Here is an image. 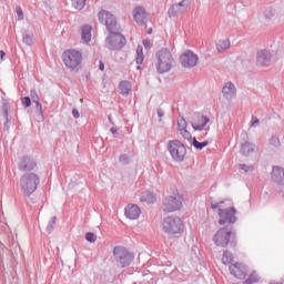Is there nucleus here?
Segmentation results:
<instances>
[{"label": "nucleus", "mask_w": 284, "mask_h": 284, "mask_svg": "<svg viewBox=\"0 0 284 284\" xmlns=\"http://www.w3.org/2000/svg\"><path fill=\"white\" fill-rule=\"evenodd\" d=\"M180 133L183 136V139H186L187 141L192 140V133H190L187 129L180 131Z\"/></svg>", "instance_id": "obj_39"}, {"label": "nucleus", "mask_w": 284, "mask_h": 284, "mask_svg": "<svg viewBox=\"0 0 284 284\" xmlns=\"http://www.w3.org/2000/svg\"><path fill=\"white\" fill-rule=\"evenodd\" d=\"M16 12L18 14V20L23 21V9H21V7H17Z\"/></svg>", "instance_id": "obj_43"}, {"label": "nucleus", "mask_w": 284, "mask_h": 284, "mask_svg": "<svg viewBox=\"0 0 284 284\" xmlns=\"http://www.w3.org/2000/svg\"><path fill=\"white\" fill-rule=\"evenodd\" d=\"M133 19L138 26H143L145 21H148V13L145 12V8L136 7L133 10Z\"/></svg>", "instance_id": "obj_17"}, {"label": "nucleus", "mask_w": 284, "mask_h": 284, "mask_svg": "<svg viewBox=\"0 0 284 284\" xmlns=\"http://www.w3.org/2000/svg\"><path fill=\"white\" fill-rule=\"evenodd\" d=\"M22 41L23 43H26V45H32V43H34V34L24 31L22 36Z\"/></svg>", "instance_id": "obj_27"}, {"label": "nucleus", "mask_w": 284, "mask_h": 284, "mask_svg": "<svg viewBox=\"0 0 284 284\" xmlns=\"http://www.w3.org/2000/svg\"><path fill=\"white\" fill-rule=\"evenodd\" d=\"M246 284H253L258 283V274L256 272H253L245 281Z\"/></svg>", "instance_id": "obj_34"}, {"label": "nucleus", "mask_w": 284, "mask_h": 284, "mask_svg": "<svg viewBox=\"0 0 284 284\" xmlns=\"http://www.w3.org/2000/svg\"><path fill=\"white\" fill-rule=\"evenodd\" d=\"M183 205V199L179 194L168 195L162 202L163 212H176Z\"/></svg>", "instance_id": "obj_9"}, {"label": "nucleus", "mask_w": 284, "mask_h": 284, "mask_svg": "<svg viewBox=\"0 0 284 284\" xmlns=\"http://www.w3.org/2000/svg\"><path fill=\"white\" fill-rule=\"evenodd\" d=\"M168 151L170 152L173 161L176 163H183L185 161V154H187V149L179 140H170L168 142Z\"/></svg>", "instance_id": "obj_6"}, {"label": "nucleus", "mask_w": 284, "mask_h": 284, "mask_svg": "<svg viewBox=\"0 0 284 284\" xmlns=\"http://www.w3.org/2000/svg\"><path fill=\"white\" fill-rule=\"evenodd\" d=\"M99 70H101V72H103V70H105V64H103L102 62H100Z\"/></svg>", "instance_id": "obj_49"}, {"label": "nucleus", "mask_w": 284, "mask_h": 284, "mask_svg": "<svg viewBox=\"0 0 284 284\" xmlns=\"http://www.w3.org/2000/svg\"><path fill=\"white\" fill-rule=\"evenodd\" d=\"M149 34H152V29L149 30Z\"/></svg>", "instance_id": "obj_53"}, {"label": "nucleus", "mask_w": 284, "mask_h": 284, "mask_svg": "<svg viewBox=\"0 0 284 284\" xmlns=\"http://www.w3.org/2000/svg\"><path fill=\"white\" fill-rule=\"evenodd\" d=\"M258 123H260L258 118L253 116V118H252V126H253V128H256V126L258 125Z\"/></svg>", "instance_id": "obj_45"}, {"label": "nucleus", "mask_w": 284, "mask_h": 284, "mask_svg": "<svg viewBox=\"0 0 284 284\" xmlns=\"http://www.w3.org/2000/svg\"><path fill=\"white\" fill-rule=\"evenodd\" d=\"M62 60L68 70H79V65L83 61V54L74 49L67 50L62 54Z\"/></svg>", "instance_id": "obj_5"}, {"label": "nucleus", "mask_w": 284, "mask_h": 284, "mask_svg": "<svg viewBox=\"0 0 284 284\" xmlns=\"http://www.w3.org/2000/svg\"><path fill=\"white\" fill-rule=\"evenodd\" d=\"M178 130L181 132L183 130H187V122L185 119L181 118L178 120Z\"/></svg>", "instance_id": "obj_35"}, {"label": "nucleus", "mask_w": 284, "mask_h": 284, "mask_svg": "<svg viewBox=\"0 0 284 284\" xmlns=\"http://www.w3.org/2000/svg\"><path fill=\"white\" fill-rule=\"evenodd\" d=\"M85 240L89 242V243H95L97 242V235L92 232H88L85 234Z\"/></svg>", "instance_id": "obj_38"}, {"label": "nucleus", "mask_w": 284, "mask_h": 284, "mask_svg": "<svg viewBox=\"0 0 284 284\" xmlns=\"http://www.w3.org/2000/svg\"><path fill=\"white\" fill-rule=\"evenodd\" d=\"M141 203H148V205H152V203H156V196L154 193L150 191H144L140 196Z\"/></svg>", "instance_id": "obj_23"}, {"label": "nucleus", "mask_w": 284, "mask_h": 284, "mask_svg": "<svg viewBox=\"0 0 284 284\" xmlns=\"http://www.w3.org/2000/svg\"><path fill=\"white\" fill-rule=\"evenodd\" d=\"M41 183L39 175L36 173H26L20 179L21 192L24 196H30L37 192V187Z\"/></svg>", "instance_id": "obj_3"}, {"label": "nucleus", "mask_w": 284, "mask_h": 284, "mask_svg": "<svg viewBox=\"0 0 284 284\" xmlns=\"http://www.w3.org/2000/svg\"><path fill=\"white\" fill-rule=\"evenodd\" d=\"M162 227L165 234L172 235L181 234L185 229V225L183 224V220H181V217L171 215L163 220Z\"/></svg>", "instance_id": "obj_4"}, {"label": "nucleus", "mask_w": 284, "mask_h": 284, "mask_svg": "<svg viewBox=\"0 0 284 284\" xmlns=\"http://www.w3.org/2000/svg\"><path fill=\"white\" fill-rule=\"evenodd\" d=\"M109 121H112V118L109 115Z\"/></svg>", "instance_id": "obj_54"}, {"label": "nucleus", "mask_w": 284, "mask_h": 284, "mask_svg": "<svg viewBox=\"0 0 284 284\" xmlns=\"http://www.w3.org/2000/svg\"><path fill=\"white\" fill-rule=\"evenodd\" d=\"M271 179L276 185H284V169L282 166H273Z\"/></svg>", "instance_id": "obj_16"}, {"label": "nucleus", "mask_w": 284, "mask_h": 284, "mask_svg": "<svg viewBox=\"0 0 284 284\" xmlns=\"http://www.w3.org/2000/svg\"><path fill=\"white\" fill-rule=\"evenodd\" d=\"M31 101L36 103V110L38 112V118L40 121H43V105H41L39 94L37 93V90L30 91Z\"/></svg>", "instance_id": "obj_19"}, {"label": "nucleus", "mask_w": 284, "mask_h": 284, "mask_svg": "<svg viewBox=\"0 0 284 284\" xmlns=\"http://www.w3.org/2000/svg\"><path fill=\"white\" fill-rule=\"evenodd\" d=\"M22 105H23L24 108H30V105H32V100L30 99V97H24V98L22 99Z\"/></svg>", "instance_id": "obj_41"}, {"label": "nucleus", "mask_w": 284, "mask_h": 284, "mask_svg": "<svg viewBox=\"0 0 284 284\" xmlns=\"http://www.w3.org/2000/svg\"><path fill=\"white\" fill-rule=\"evenodd\" d=\"M136 63L138 65H141L143 63V47L139 45L138 49H136Z\"/></svg>", "instance_id": "obj_33"}, {"label": "nucleus", "mask_w": 284, "mask_h": 284, "mask_svg": "<svg viewBox=\"0 0 284 284\" xmlns=\"http://www.w3.org/2000/svg\"><path fill=\"white\" fill-rule=\"evenodd\" d=\"M275 11L272 8H268L264 11V17H266V19H272V17H274Z\"/></svg>", "instance_id": "obj_40"}, {"label": "nucleus", "mask_w": 284, "mask_h": 284, "mask_svg": "<svg viewBox=\"0 0 284 284\" xmlns=\"http://www.w3.org/2000/svg\"><path fill=\"white\" fill-rule=\"evenodd\" d=\"M98 19L100 23L105 26L106 30L111 34L105 39L106 48L109 50L123 49L128 41L125 40V37H123V34L119 33V24L116 23V17H114V14L110 13L108 10H101L98 13Z\"/></svg>", "instance_id": "obj_1"}, {"label": "nucleus", "mask_w": 284, "mask_h": 284, "mask_svg": "<svg viewBox=\"0 0 284 284\" xmlns=\"http://www.w3.org/2000/svg\"><path fill=\"white\" fill-rule=\"evenodd\" d=\"M191 145H193V148H195V150H203V148H207V141L199 142V140H196V138H193L191 141Z\"/></svg>", "instance_id": "obj_30"}, {"label": "nucleus", "mask_w": 284, "mask_h": 284, "mask_svg": "<svg viewBox=\"0 0 284 284\" xmlns=\"http://www.w3.org/2000/svg\"><path fill=\"white\" fill-rule=\"evenodd\" d=\"M110 132L113 133V134H116L119 132V129L116 128H111L110 129Z\"/></svg>", "instance_id": "obj_50"}, {"label": "nucleus", "mask_w": 284, "mask_h": 284, "mask_svg": "<svg viewBox=\"0 0 284 284\" xmlns=\"http://www.w3.org/2000/svg\"><path fill=\"white\" fill-rule=\"evenodd\" d=\"M158 116L163 119V116H165V111H163V109H158Z\"/></svg>", "instance_id": "obj_47"}, {"label": "nucleus", "mask_w": 284, "mask_h": 284, "mask_svg": "<svg viewBox=\"0 0 284 284\" xmlns=\"http://www.w3.org/2000/svg\"><path fill=\"white\" fill-rule=\"evenodd\" d=\"M72 115L74 119H79V116H81V114L79 113V110H77V109L72 110Z\"/></svg>", "instance_id": "obj_46"}, {"label": "nucleus", "mask_w": 284, "mask_h": 284, "mask_svg": "<svg viewBox=\"0 0 284 284\" xmlns=\"http://www.w3.org/2000/svg\"><path fill=\"white\" fill-rule=\"evenodd\" d=\"M180 63L182 68H195L199 63V55L187 50L180 57Z\"/></svg>", "instance_id": "obj_12"}, {"label": "nucleus", "mask_w": 284, "mask_h": 284, "mask_svg": "<svg viewBox=\"0 0 284 284\" xmlns=\"http://www.w3.org/2000/svg\"><path fill=\"white\" fill-rule=\"evenodd\" d=\"M223 203H225V202L224 201H220V202L211 201V207H212V210H217V207H221V205H223Z\"/></svg>", "instance_id": "obj_42"}, {"label": "nucleus", "mask_w": 284, "mask_h": 284, "mask_svg": "<svg viewBox=\"0 0 284 284\" xmlns=\"http://www.w3.org/2000/svg\"><path fill=\"white\" fill-rule=\"evenodd\" d=\"M240 170H243L244 172H253L254 166H247V164H240Z\"/></svg>", "instance_id": "obj_44"}, {"label": "nucleus", "mask_w": 284, "mask_h": 284, "mask_svg": "<svg viewBox=\"0 0 284 284\" xmlns=\"http://www.w3.org/2000/svg\"><path fill=\"white\" fill-rule=\"evenodd\" d=\"M272 61V53L270 51L263 49L257 51L256 55V64L260 65L261 68H265L266 65H270Z\"/></svg>", "instance_id": "obj_15"}, {"label": "nucleus", "mask_w": 284, "mask_h": 284, "mask_svg": "<svg viewBox=\"0 0 284 284\" xmlns=\"http://www.w3.org/2000/svg\"><path fill=\"white\" fill-rule=\"evenodd\" d=\"M241 136H243V139L247 138V133H242Z\"/></svg>", "instance_id": "obj_52"}, {"label": "nucleus", "mask_w": 284, "mask_h": 284, "mask_svg": "<svg viewBox=\"0 0 284 284\" xmlns=\"http://www.w3.org/2000/svg\"><path fill=\"white\" fill-rule=\"evenodd\" d=\"M81 40L84 43H90L92 41V27L85 24L81 29Z\"/></svg>", "instance_id": "obj_22"}, {"label": "nucleus", "mask_w": 284, "mask_h": 284, "mask_svg": "<svg viewBox=\"0 0 284 284\" xmlns=\"http://www.w3.org/2000/svg\"><path fill=\"white\" fill-rule=\"evenodd\" d=\"M209 121H210V118H207L206 115H202L200 113H193L189 118V123L192 125L194 132H203Z\"/></svg>", "instance_id": "obj_10"}, {"label": "nucleus", "mask_w": 284, "mask_h": 284, "mask_svg": "<svg viewBox=\"0 0 284 284\" xmlns=\"http://www.w3.org/2000/svg\"><path fill=\"white\" fill-rule=\"evenodd\" d=\"M222 94L227 101H232L236 97V87H234V83L227 82L222 89Z\"/></svg>", "instance_id": "obj_20"}, {"label": "nucleus", "mask_w": 284, "mask_h": 284, "mask_svg": "<svg viewBox=\"0 0 284 284\" xmlns=\"http://www.w3.org/2000/svg\"><path fill=\"white\" fill-rule=\"evenodd\" d=\"M3 57H6V51L1 50L0 51V59H3Z\"/></svg>", "instance_id": "obj_51"}, {"label": "nucleus", "mask_w": 284, "mask_h": 284, "mask_svg": "<svg viewBox=\"0 0 284 284\" xmlns=\"http://www.w3.org/2000/svg\"><path fill=\"white\" fill-rule=\"evenodd\" d=\"M175 14H183L187 10V0H182L178 4L173 6Z\"/></svg>", "instance_id": "obj_25"}, {"label": "nucleus", "mask_w": 284, "mask_h": 284, "mask_svg": "<svg viewBox=\"0 0 284 284\" xmlns=\"http://www.w3.org/2000/svg\"><path fill=\"white\" fill-rule=\"evenodd\" d=\"M55 225H57V216H52L47 226L48 234H52Z\"/></svg>", "instance_id": "obj_32"}, {"label": "nucleus", "mask_w": 284, "mask_h": 284, "mask_svg": "<svg viewBox=\"0 0 284 284\" xmlns=\"http://www.w3.org/2000/svg\"><path fill=\"white\" fill-rule=\"evenodd\" d=\"M230 40H220L217 43H216V50L219 52H223V50H227V48H230Z\"/></svg>", "instance_id": "obj_29"}, {"label": "nucleus", "mask_w": 284, "mask_h": 284, "mask_svg": "<svg viewBox=\"0 0 284 284\" xmlns=\"http://www.w3.org/2000/svg\"><path fill=\"white\" fill-rule=\"evenodd\" d=\"M219 216L220 225H225V223L234 224L236 223V209H219Z\"/></svg>", "instance_id": "obj_11"}, {"label": "nucleus", "mask_w": 284, "mask_h": 284, "mask_svg": "<svg viewBox=\"0 0 284 284\" xmlns=\"http://www.w3.org/2000/svg\"><path fill=\"white\" fill-rule=\"evenodd\" d=\"M155 70L158 74H165V72H170V70L174 68V57H172V52H170V49L164 48L159 50L155 53Z\"/></svg>", "instance_id": "obj_2"}, {"label": "nucleus", "mask_w": 284, "mask_h": 284, "mask_svg": "<svg viewBox=\"0 0 284 284\" xmlns=\"http://www.w3.org/2000/svg\"><path fill=\"white\" fill-rule=\"evenodd\" d=\"M37 168V162L32 160L30 156H22L19 164H18V170L20 172H32Z\"/></svg>", "instance_id": "obj_14"}, {"label": "nucleus", "mask_w": 284, "mask_h": 284, "mask_svg": "<svg viewBox=\"0 0 284 284\" xmlns=\"http://www.w3.org/2000/svg\"><path fill=\"white\" fill-rule=\"evenodd\" d=\"M8 110H10V104L4 103L2 105V116L6 119L4 128H7V130L10 128V115H8Z\"/></svg>", "instance_id": "obj_26"}, {"label": "nucleus", "mask_w": 284, "mask_h": 284, "mask_svg": "<svg viewBox=\"0 0 284 284\" xmlns=\"http://www.w3.org/2000/svg\"><path fill=\"white\" fill-rule=\"evenodd\" d=\"M71 3L75 10H83L85 8V0H71Z\"/></svg>", "instance_id": "obj_31"}, {"label": "nucleus", "mask_w": 284, "mask_h": 284, "mask_svg": "<svg viewBox=\"0 0 284 284\" xmlns=\"http://www.w3.org/2000/svg\"><path fill=\"white\" fill-rule=\"evenodd\" d=\"M233 261L234 256L232 255V253L230 251H224L222 256V263H224V265H230V263H232Z\"/></svg>", "instance_id": "obj_28"}, {"label": "nucleus", "mask_w": 284, "mask_h": 284, "mask_svg": "<svg viewBox=\"0 0 284 284\" xmlns=\"http://www.w3.org/2000/svg\"><path fill=\"white\" fill-rule=\"evenodd\" d=\"M119 162L122 163L123 165H129L130 156L128 154H121L119 158Z\"/></svg>", "instance_id": "obj_36"}, {"label": "nucleus", "mask_w": 284, "mask_h": 284, "mask_svg": "<svg viewBox=\"0 0 284 284\" xmlns=\"http://www.w3.org/2000/svg\"><path fill=\"white\" fill-rule=\"evenodd\" d=\"M236 233L232 231V227L225 226L220 229L213 237V241L217 247H227L230 243L234 242Z\"/></svg>", "instance_id": "obj_7"}, {"label": "nucleus", "mask_w": 284, "mask_h": 284, "mask_svg": "<svg viewBox=\"0 0 284 284\" xmlns=\"http://www.w3.org/2000/svg\"><path fill=\"white\" fill-rule=\"evenodd\" d=\"M229 270L231 274H233L235 278H240V281H243L247 276V267L244 264H231Z\"/></svg>", "instance_id": "obj_13"}, {"label": "nucleus", "mask_w": 284, "mask_h": 284, "mask_svg": "<svg viewBox=\"0 0 284 284\" xmlns=\"http://www.w3.org/2000/svg\"><path fill=\"white\" fill-rule=\"evenodd\" d=\"M124 214L126 219H130L131 221H136V219L141 216V209L136 204H129L124 210Z\"/></svg>", "instance_id": "obj_18"}, {"label": "nucleus", "mask_w": 284, "mask_h": 284, "mask_svg": "<svg viewBox=\"0 0 284 284\" xmlns=\"http://www.w3.org/2000/svg\"><path fill=\"white\" fill-rule=\"evenodd\" d=\"M270 145H273V148H281V140L276 136H272L270 140Z\"/></svg>", "instance_id": "obj_37"}, {"label": "nucleus", "mask_w": 284, "mask_h": 284, "mask_svg": "<svg viewBox=\"0 0 284 284\" xmlns=\"http://www.w3.org/2000/svg\"><path fill=\"white\" fill-rule=\"evenodd\" d=\"M119 90L121 91V94H123V97H128V94L132 92V84H130L129 81H122L119 84Z\"/></svg>", "instance_id": "obj_24"}, {"label": "nucleus", "mask_w": 284, "mask_h": 284, "mask_svg": "<svg viewBox=\"0 0 284 284\" xmlns=\"http://www.w3.org/2000/svg\"><path fill=\"white\" fill-rule=\"evenodd\" d=\"M143 45L145 49L150 48V40H143Z\"/></svg>", "instance_id": "obj_48"}, {"label": "nucleus", "mask_w": 284, "mask_h": 284, "mask_svg": "<svg viewBox=\"0 0 284 284\" xmlns=\"http://www.w3.org/2000/svg\"><path fill=\"white\" fill-rule=\"evenodd\" d=\"M113 256L121 267H129V265H132V261H134V254L130 253L125 246H115L113 248Z\"/></svg>", "instance_id": "obj_8"}, {"label": "nucleus", "mask_w": 284, "mask_h": 284, "mask_svg": "<svg viewBox=\"0 0 284 284\" xmlns=\"http://www.w3.org/2000/svg\"><path fill=\"white\" fill-rule=\"evenodd\" d=\"M255 149L256 145L245 141L244 143L241 144L240 154H242V156H250L251 154H254Z\"/></svg>", "instance_id": "obj_21"}]
</instances>
